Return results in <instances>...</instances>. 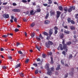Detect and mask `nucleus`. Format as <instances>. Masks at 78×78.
Segmentation results:
<instances>
[{"label": "nucleus", "instance_id": "9", "mask_svg": "<svg viewBox=\"0 0 78 78\" xmlns=\"http://www.w3.org/2000/svg\"><path fill=\"white\" fill-rule=\"evenodd\" d=\"M73 42H74V41H72V43L71 41H68L66 43V44L67 46V45H69H69H70L72 44H73Z\"/></svg>", "mask_w": 78, "mask_h": 78}, {"label": "nucleus", "instance_id": "35", "mask_svg": "<svg viewBox=\"0 0 78 78\" xmlns=\"http://www.w3.org/2000/svg\"><path fill=\"white\" fill-rule=\"evenodd\" d=\"M50 70H51V71L52 72H53V71H54V70H55V69H54V67H52L50 69Z\"/></svg>", "mask_w": 78, "mask_h": 78}, {"label": "nucleus", "instance_id": "38", "mask_svg": "<svg viewBox=\"0 0 78 78\" xmlns=\"http://www.w3.org/2000/svg\"><path fill=\"white\" fill-rule=\"evenodd\" d=\"M70 22L71 23H72V24H75V21H74L73 20H71Z\"/></svg>", "mask_w": 78, "mask_h": 78}, {"label": "nucleus", "instance_id": "24", "mask_svg": "<svg viewBox=\"0 0 78 78\" xmlns=\"http://www.w3.org/2000/svg\"><path fill=\"white\" fill-rule=\"evenodd\" d=\"M58 9L60 10V11H62V9H63V8L62 6H58Z\"/></svg>", "mask_w": 78, "mask_h": 78}, {"label": "nucleus", "instance_id": "40", "mask_svg": "<svg viewBox=\"0 0 78 78\" xmlns=\"http://www.w3.org/2000/svg\"><path fill=\"white\" fill-rule=\"evenodd\" d=\"M38 73H39V71L38 70H36L35 71V74H37Z\"/></svg>", "mask_w": 78, "mask_h": 78}, {"label": "nucleus", "instance_id": "52", "mask_svg": "<svg viewBox=\"0 0 78 78\" xmlns=\"http://www.w3.org/2000/svg\"><path fill=\"white\" fill-rule=\"evenodd\" d=\"M14 21L15 22H17V18H16L15 17L14 18Z\"/></svg>", "mask_w": 78, "mask_h": 78}, {"label": "nucleus", "instance_id": "45", "mask_svg": "<svg viewBox=\"0 0 78 78\" xmlns=\"http://www.w3.org/2000/svg\"><path fill=\"white\" fill-rule=\"evenodd\" d=\"M25 62L26 63H28V62H29V59H27L26 60Z\"/></svg>", "mask_w": 78, "mask_h": 78}, {"label": "nucleus", "instance_id": "39", "mask_svg": "<svg viewBox=\"0 0 78 78\" xmlns=\"http://www.w3.org/2000/svg\"><path fill=\"white\" fill-rule=\"evenodd\" d=\"M39 37L41 39H44V37H42L41 34H40L39 35Z\"/></svg>", "mask_w": 78, "mask_h": 78}, {"label": "nucleus", "instance_id": "26", "mask_svg": "<svg viewBox=\"0 0 78 78\" xmlns=\"http://www.w3.org/2000/svg\"><path fill=\"white\" fill-rule=\"evenodd\" d=\"M48 4L49 5H51L52 4V1H51V0H48Z\"/></svg>", "mask_w": 78, "mask_h": 78}, {"label": "nucleus", "instance_id": "23", "mask_svg": "<svg viewBox=\"0 0 78 78\" xmlns=\"http://www.w3.org/2000/svg\"><path fill=\"white\" fill-rule=\"evenodd\" d=\"M68 11L69 12H70L72 11V9L71 7L68 9Z\"/></svg>", "mask_w": 78, "mask_h": 78}, {"label": "nucleus", "instance_id": "30", "mask_svg": "<svg viewBox=\"0 0 78 78\" xmlns=\"http://www.w3.org/2000/svg\"><path fill=\"white\" fill-rule=\"evenodd\" d=\"M60 69V65H58L57 68H56V70H59Z\"/></svg>", "mask_w": 78, "mask_h": 78}, {"label": "nucleus", "instance_id": "60", "mask_svg": "<svg viewBox=\"0 0 78 78\" xmlns=\"http://www.w3.org/2000/svg\"><path fill=\"white\" fill-rule=\"evenodd\" d=\"M12 5L13 6H16L17 5V4L15 3H12Z\"/></svg>", "mask_w": 78, "mask_h": 78}, {"label": "nucleus", "instance_id": "41", "mask_svg": "<svg viewBox=\"0 0 78 78\" xmlns=\"http://www.w3.org/2000/svg\"><path fill=\"white\" fill-rule=\"evenodd\" d=\"M8 34L7 35H3L2 36V37H4L5 38H6V37H8Z\"/></svg>", "mask_w": 78, "mask_h": 78}, {"label": "nucleus", "instance_id": "34", "mask_svg": "<svg viewBox=\"0 0 78 78\" xmlns=\"http://www.w3.org/2000/svg\"><path fill=\"white\" fill-rule=\"evenodd\" d=\"M51 61L50 62L51 64H53V57H51Z\"/></svg>", "mask_w": 78, "mask_h": 78}, {"label": "nucleus", "instance_id": "1", "mask_svg": "<svg viewBox=\"0 0 78 78\" xmlns=\"http://www.w3.org/2000/svg\"><path fill=\"white\" fill-rule=\"evenodd\" d=\"M62 44L63 45L64 49L66 51V52H67V51H68V47L66 45V44H65V40L62 39Z\"/></svg>", "mask_w": 78, "mask_h": 78}, {"label": "nucleus", "instance_id": "53", "mask_svg": "<svg viewBox=\"0 0 78 78\" xmlns=\"http://www.w3.org/2000/svg\"><path fill=\"white\" fill-rule=\"evenodd\" d=\"M62 54L64 55H66V52L65 51H63L62 52Z\"/></svg>", "mask_w": 78, "mask_h": 78}, {"label": "nucleus", "instance_id": "19", "mask_svg": "<svg viewBox=\"0 0 78 78\" xmlns=\"http://www.w3.org/2000/svg\"><path fill=\"white\" fill-rule=\"evenodd\" d=\"M20 64H17L15 66V69H17V68H18V67H20Z\"/></svg>", "mask_w": 78, "mask_h": 78}, {"label": "nucleus", "instance_id": "8", "mask_svg": "<svg viewBox=\"0 0 78 78\" xmlns=\"http://www.w3.org/2000/svg\"><path fill=\"white\" fill-rule=\"evenodd\" d=\"M50 14L51 16H55V12L52 10L50 11Z\"/></svg>", "mask_w": 78, "mask_h": 78}, {"label": "nucleus", "instance_id": "63", "mask_svg": "<svg viewBox=\"0 0 78 78\" xmlns=\"http://www.w3.org/2000/svg\"><path fill=\"white\" fill-rule=\"evenodd\" d=\"M37 61L38 62L39 61H41V59L39 58H37Z\"/></svg>", "mask_w": 78, "mask_h": 78}, {"label": "nucleus", "instance_id": "17", "mask_svg": "<svg viewBox=\"0 0 78 78\" xmlns=\"http://www.w3.org/2000/svg\"><path fill=\"white\" fill-rule=\"evenodd\" d=\"M74 17L76 19H77V22L78 23V14L77 13L76 14H75L74 16Z\"/></svg>", "mask_w": 78, "mask_h": 78}, {"label": "nucleus", "instance_id": "11", "mask_svg": "<svg viewBox=\"0 0 78 78\" xmlns=\"http://www.w3.org/2000/svg\"><path fill=\"white\" fill-rule=\"evenodd\" d=\"M59 36L60 39H63V38H64V35L63 33H61L59 35Z\"/></svg>", "mask_w": 78, "mask_h": 78}, {"label": "nucleus", "instance_id": "2", "mask_svg": "<svg viewBox=\"0 0 78 78\" xmlns=\"http://www.w3.org/2000/svg\"><path fill=\"white\" fill-rule=\"evenodd\" d=\"M58 50H60V49L61 50H63L64 49V48L63 47H63H62V44H59V46L58 47V48H57Z\"/></svg>", "mask_w": 78, "mask_h": 78}, {"label": "nucleus", "instance_id": "6", "mask_svg": "<svg viewBox=\"0 0 78 78\" xmlns=\"http://www.w3.org/2000/svg\"><path fill=\"white\" fill-rule=\"evenodd\" d=\"M61 14V12L59 11H57V16L56 17L57 19H58V18L59 17V16H60V14Z\"/></svg>", "mask_w": 78, "mask_h": 78}, {"label": "nucleus", "instance_id": "32", "mask_svg": "<svg viewBox=\"0 0 78 78\" xmlns=\"http://www.w3.org/2000/svg\"><path fill=\"white\" fill-rule=\"evenodd\" d=\"M20 75L21 77H23L24 76V74L22 73H20Z\"/></svg>", "mask_w": 78, "mask_h": 78}, {"label": "nucleus", "instance_id": "58", "mask_svg": "<svg viewBox=\"0 0 78 78\" xmlns=\"http://www.w3.org/2000/svg\"><path fill=\"white\" fill-rule=\"evenodd\" d=\"M19 45H20V43H17L16 46L18 47Z\"/></svg>", "mask_w": 78, "mask_h": 78}, {"label": "nucleus", "instance_id": "47", "mask_svg": "<svg viewBox=\"0 0 78 78\" xmlns=\"http://www.w3.org/2000/svg\"><path fill=\"white\" fill-rule=\"evenodd\" d=\"M22 2L23 3H27V1L26 0H22Z\"/></svg>", "mask_w": 78, "mask_h": 78}, {"label": "nucleus", "instance_id": "25", "mask_svg": "<svg viewBox=\"0 0 78 78\" xmlns=\"http://www.w3.org/2000/svg\"><path fill=\"white\" fill-rule=\"evenodd\" d=\"M71 7V8L72 9V10H73V11H74L75 9V6H72Z\"/></svg>", "mask_w": 78, "mask_h": 78}, {"label": "nucleus", "instance_id": "10", "mask_svg": "<svg viewBox=\"0 0 78 78\" xmlns=\"http://www.w3.org/2000/svg\"><path fill=\"white\" fill-rule=\"evenodd\" d=\"M33 12H34V10H32L30 11V14H31V16H32V15H34V14H35V13L36 12H35L34 13Z\"/></svg>", "mask_w": 78, "mask_h": 78}, {"label": "nucleus", "instance_id": "50", "mask_svg": "<svg viewBox=\"0 0 78 78\" xmlns=\"http://www.w3.org/2000/svg\"><path fill=\"white\" fill-rule=\"evenodd\" d=\"M15 31L16 32H17V31H19V29L16 28L15 30Z\"/></svg>", "mask_w": 78, "mask_h": 78}, {"label": "nucleus", "instance_id": "43", "mask_svg": "<svg viewBox=\"0 0 78 78\" xmlns=\"http://www.w3.org/2000/svg\"><path fill=\"white\" fill-rule=\"evenodd\" d=\"M68 75H69V73H67L66 74H65V78H67L68 76Z\"/></svg>", "mask_w": 78, "mask_h": 78}, {"label": "nucleus", "instance_id": "21", "mask_svg": "<svg viewBox=\"0 0 78 78\" xmlns=\"http://www.w3.org/2000/svg\"><path fill=\"white\" fill-rule=\"evenodd\" d=\"M48 43L50 45H52L53 44V43L51 41L49 40L48 41Z\"/></svg>", "mask_w": 78, "mask_h": 78}, {"label": "nucleus", "instance_id": "22", "mask_svg": "<svg viewBox=\"0 0 78 78\" xmlns=\"http://www.w3.org/2000/svg\"><path fill=\"white\" fill-rule=\"evenodd\" d=\"M45 44L46 47L47 48H50V44L48 43H46Z\"/></svg>", "mask_w": 78, "mask_h": 78}, {"label": "nucleus", "instance_id": "62", "mask_svg": "<svg viewBox=\"0 0 78 78\" xmlns=\"http://www.w3.org/2000/svg\"><path fill=\"white\" fill-rule=\"evenodd\" d=\"M61 63L62 64H64V61L63 60H61Z\"/></svg>", "mask_w": 78, "mask_h": 78}, {"label": "nucleus", "instance_id": "61", "mask_svg": "<svg viewBox=\"0 0 78 78\" xmlns=\"http://www.w3.org/2000/svg\"><path fill=\"white\" fill-rule=\"evenodd\" d=\"M8 58L9 59H12V57L11 56H8Z\"/></svg>", "mask_w": 78, "mask_h": 78}, {"label": "nucleus", "instance_id": "51", "mask_svg": "<svg viewBox=\"0 0 78 78\" xmlns=\"http://www.w3.org/2000/svg\"><path fill=\"white\" fill-rule=\"evenodd\" d=\"M46 39L47 40H49V39H50V37L49 36H48L47 37Z\"/></svg>", "mask_w": 78, "mask_h": 78}, {"label": "nucleus", "instance_id": "64", "mask_svg": "<svg viewBox=\"0 0 78 78\" xmlns=\"http://www.w3.org/2000/svg\"><path fill=\"white\" fill-rule=\"evenodd\" d=\"M23 21H24V22H27V20L25 18L23 19Z\"/></svg>", "mask_w": 78, "mask_h": 78}, {"label": "nucleus", "instance_id": "16", "mask_svg": "<svg viewBox=\"0 0 78 78\" xmlns=\"http://www.w3.org/2000/svg\"><path fill=\"white\" fill-rule=\"evenodd\" d=\"M70 28L71 30L73 31V30H75V27L73 26H71L70 27Z\"/></svg>", "mask_w": 78, "mask_h": 78}, {"label": "nucleus", "instance_id": "49", "mask_svg": "<svg viewBox=\"0 0 78 78\" xmlns=\"http://www.w3.org/2000/svg\"><path fill=\"white\" fill-rule=\"evenodd\" d=\"M32 5H33V6H36V2H33L32 3Z\"/></svg>", "mask_w": 78, "mask_h": 78}, {"label": "nucleus", "instance_id": "54", "mask_svg": "<svg viewBox=\"0 0 78 78\" xmlns=\"http://www.w3.org/2000/svg\"><path fill=\"white\" fill-rule=\"evenodd\" d=\"M8 34V36L10 35V36H12L13 35V34H12V33H10L9 34Z\"/></svg>", "mask_w": 78, "mask_h": 78}, {"label": "nucleus", "instance_id": "7", "mask_svg": "<svg viewBox=\"0 0 78 78\" xmlns=\"http://www.w3.org/2000/svg\"><path fill=\"white\" fill-rule=\"evenodd\" d=\"M2 16L4 18L8 19L9 18V15L8 14H6V13H5L3 14Z\"/></svg>", "mask_w": 78, "mask_h": 78}, {"label": "nucleus", "instance_id": "12", "mask_svg": "<svg viewBox=\"0 0 78 78\" xmlns=\"http://www.w3.org/2000/svg\"><path fill=\"white\" fill-rule=\"evenodd\" d=\"M49 36L51 37V35L53 34V30L50 29L49 31Z\"/></svg>", "mask_w": 78, "mask_h": 78}, {"label": "nucleus", "instance_id": "27", "mask_svg": "<svg viewBox=\"0 0 78 78\" xmlns=\"http://www.w3.org/2000/svg\"><path fill=\"white\" fill-rule=\"evenodd\" d=\"M68 22V23H70V22L71 21V19L70 18H68L67 19Z\"/></svg>", "mask_w": 78, "mask_h": 78}, {"label": "nucleus", "instance_id": "15", "mask_svg": "<svg viewBox=\"0 0 78 78\" xmlns=\"http://www.w3.org/2000/svg\"><path fill=\"white\" fill-rule=\"evenodd\" d=\"M52 73V72H51V71L49 70H48L47 72V74L48 75H51Z\"/></svg>", "mask_w": 78, "mask_h": 78}, {"label": "nucleus", "instance_id": "13", "mask_svg": "<svg viewBox=\"0 0 78 78\" xmlns=\"http://www.w3.org/2000/svg\"><path fill=\"white\" fill-rule=\"evenodd\" d=\"M64 33L65 34H70V31H69L68 30H65L64 31Z\"/></svg>", "mask_w": 78, "mask_h": 78}, {"label": "nucleus", "instance_id": "44", "mask_svg": "<svg viewBox=\"0 0 78 78\" xmlns=\"http://www.w3.org/2000/svg\"><path fill=\"white\" fill-rule=\"evenodd\" d=\"M41 9H37V12H41Z\"/></svg>", "mask_w": 78, "mask_h": 78}, {"label": "nucleus", "instance_id": "4", "mask_svg": "<svg viewBox=\"0 0 78 78\" xmlns=\"http://www.w3.org/2000/svg\"><path fill=\"white\" fill-rule=\"evenodd\" d=\"M72 71L70 72L69 74V75H70V76H73V72L74 71V68H72L71 69Z\"/></svg>", "mask_w": 78, "mask_h": 78}, {"label": "nucleus", "instance_id": "5", "mask_svg": "<svg viewBox=\"0 0 78 78\" xmlns=\"http://www.w3.org/2000/svg\"><path fill=\"white\" fill-rule=\"evenodd\" d=\"M12 11L15 12H20V10L18 9H14L12 10Z\"/></svg>", "mask_w": 78, "mask_h": 78}, {"label": "nucleus", "instance_id": "14", "mask_svg": "<svg viewBox=\"0 0 78 78\" xmlns=\"http://www.w3.org/2000/svg\"><path fill=\"white\" fill-rule=\"evenodd\" d=\"M45 69H47V70H50V68H49V65L48 64H47L45 66Z\"/></svg>", "mask_w": 78, "mask_h": 78}, {"label": "nucleus", "instance_id": "42", "mask_svg": "<svg viewBox=\"0 0 78 78\" xmlns=\"http://www.w3.org/2000/svg\"><path fill=\"white\" fill-rule=\"evenodd\" d=\"M36 39L37 41H41V39L40 38V37H36Z\"/></svg>", "mask_w": 78, "mask_h": 78}, {"label": "nucleus", "instance_id": "36", "mask_svg": "<svg viewBox=\"0 0 78 78\" xmlns=\"http://www.w3.org/2000/svg\"><path fill=\"white\" fill-rule=\"evenodd\" d=\"M46 56V55L44 54H43L42 55V57L43 58H45Z\"/></svg>", "mask_w": 78, "mask_h": 78}, {"label": "nucleus", "instance_id": "31", "mask_svg": "<svg viewBox=\"0 0 78 78\" xmlns=\"http://www.w3.org/2000/svg\"><path fill=\"white\" fill-rule=\"evenodd\" d=\"M72 58V55L70 54L69 55V59H71V58Z\"/></svg>", "mask_w": 78, "mask_h": 78}, {"label": "nucleus", "instance_id": "46", "mask_svg": "<svg viewBox=\"0 0 78 78\" xmlns=\"http://www.w3.org/2000/svg\"><path fill=\"white\" fill-rule=\"evenodd\" d=\"M18 53H19V54H21V55H22V54H23V53H22V51H18Z\"/></svg>", "mask_w": 78, "mask_h": 78}, {"label": "nucleus", "instance_id": "18", "mask_svg": "<svg viewBox=\"0 0 78 78\" xmlns=\"http://www.w3.org/2000/svg\"><path fill=\"white\" fill-rule=\"evenodd\" d=\"M64 10L65 11L64 13L65 14H66L67 12L68 9L67 7H65L64 8Z\"/></svg>", "mask_w": 78, "mask_h": 78}, {"label": "nucleus", "instance_id": "37", "mask_svg": "<svg viewBox=\"0 0 78 78\" xmlns=\"http://www.w3.org/2000/svg\"><path fill=\"white\" fill-rule=\"evenodd\" d=\"M35 25V23H33L30 26L32 27H34Z\"/></svg>", "mask_w": 78, "mask_h": 78}, {"label": "nucleus", "instance_id": "57", "mask_svg": "<svg viewBox=\"0 0 78 78\" xmlns=\"http://www.w3.org/2000/svg\"><path fill=\"white\" fill-rule=\"evenodd\" d=\"M7 4H8L7 2L3 3L2 5H7Z\"/></svg>", "mask_w": 78, "mask_h": 78}, {"label": "nucleus", "instance_id": "56", "mask_svg": "<svg viewBox=\"0 0 78 78\" xmlns=\"http://www.w3.org/2000/svg\"><path fill=\"white\" fill-rule=\"evenodd\" d=\"M63 27L64 28H66V29H67L68 28V27L67 26H63Z\"/></svg>", "mask_w": 78, "mask_h": 78}, {"label": "nucleus", "instance_id": "20", "mask_svg": "<svg viewBox=\"0 0 78 78\" xmlns=\"http://www.w3.org/2000/svg\"><path fill=\"white\" fill-rule=\"evenodd\" d=\"M50 23V22L48 20H46L44 21V23L45 25H48L49 23Z\"/></svg>", "mask_w": 78, "mask_h": 78}, {"label": "nucleus", "instance_id": "55", "mask_svg": "<svg viewBox=\"0 0 78 78\" xmlns=\"http://www.w3.org/2000/svg\"><path fill=\"white\" fill-rule=\"evenodd\" d=\"M33 66H35V67H37V64L36 63H34L33 64Z\"/></svg>", "mask_w": 78, "mask_h": 78}, {"label": "nucleus", "instance_id": "48", "mask_svg": "<svg viewBox=\"0 0 78 78\" xmlns=\"http://www.w3.org/2000/svg\"><path fill=\"white\" fill-rule=\"evenodd\" d=\"M2 69H6V67L5 66H2Z\"/></svg>", "mask_w": 78, "mask_h": 78}, {"label": "nucleus", "instance_id": "33", "mask_svg": "<svg viewBox=\"0 0 78 78\" xmlns=\"http://www.w3.org/2000/svg\"><path fill=\"white\" fill-rule=\"evenodd\" d=\"M43 34L44 35H45V36H48V33H47L45 32H44Z\"/></svg>", "mask_w": 78, "mask_h": 78}, {"label": "nucleus", "instance_id": "28", "mask_svg": "<svg viewBox=\"0 0 78 78\" xmlns=\"http://www.w3.org/2000/svg\"><path fill=\"white\" fill-rule=\"evenodd\" d=\"M35 35V33H31V36L32 37H34Z\"/></svg>", "mask_w": 78, "mask_h": 78}, {"label": "nucleus", "instance_id": "29", "mask_svg": "<svg viewBox=\"0 0 78 78\" xmlns=\"http://www.w3.org/2000/svg\"><path fill=\"white\" fill-rule=\"evenodd\" d=\"M49 16V13H47L46 14V15L45 17V19H47L48 18V16Z\"/></svg>", "mask_w": 78, "mask_h": 78}, {"label": "nucleus", "instance_id": "3", "mask_svg": "<svg viewBox=\"0 0 78 78\" xmlns=\"http://www.w3.org/2000/svg\"><path fill=\"white\" fill-rule=\"evenodd\" d=\"M54 30H55L54 33L55 34H56L58 33V28L57 27H55L54 28Z\"/></svg>", "mask_w": 78, "mask_h": 78}, {"label": "nucleus", "instance_id": "59", "mask_svg": "<svg viewBox=\"0 0 78 78\" xmlns=\"http://www.w3.org/2000/svg\"><path fill=\"white\" fill-rule=\"evenodd\" d=\"M43 5H44V6H48V4H44Z\"/></svg>", "mask_w": 78, "mask_h": 78}]
</instances>
